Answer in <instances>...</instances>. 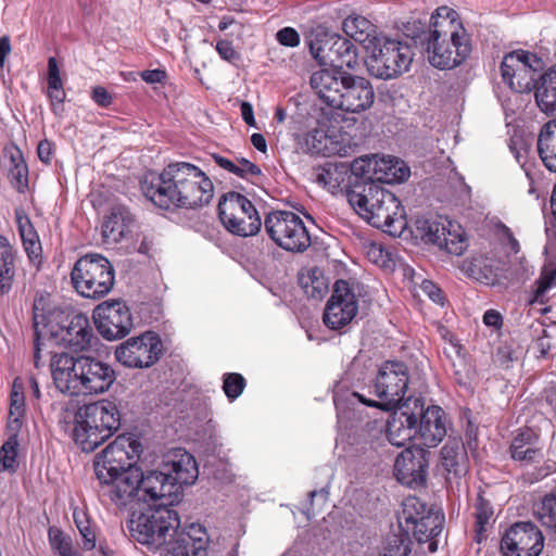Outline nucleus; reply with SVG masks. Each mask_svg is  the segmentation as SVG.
Here are the masks:
<instances>
[{
    "mask_svg": "<svg viewBox=\"0 0 556 556\" xmlns=\"http://www.w3.org/2000/svg\"><path fill=\"white\" fill-rule=\"evenodd\" d=\"M141 193L160 210H189L207 205L214 195V185L200 167L176 162L161 173L147 172L141 178Z\"/></svg>",
    "mask_w": 556,
    "mask_h": 556,
    "instance_id": "f257e3e1",
    "label": "nucleus"
},
{
    "mask_svg": "<svg viewBox=\"0 0 556 556\" xmlns=\"http://www.w3.org/2000/svg\"><path fill=\"white\" fill-rule=\"evenodd\" d=\"M33 321L36 368H39L40 352L46 340L62 344L74 352H83L92 346L94 336L88 317L84 314H65L49 294L36 295Z\"/></svg>",
    "mask_w": 556,
    "mask_h": 556,
    "instance_id": "f03ea898",
    "label": "nucleus"
},
{
    "mask_svg": "<svg viewBox=\"0 0 556 556\" xmlns=\"http://www.w3.org/2000/svg\"><path fill=\"white\" fill-rule=\"evenodd\" d=\"M428 60L440 70L460 65L471 53V39L458 13L448 7H440L431 15L425 39Z\"/></svg>",
    "mask_w": 556,
    "mask_h": 556,
    "instance_id": "7ed1b4c3",
    "label": "nucleus"
},
{
    "mask_svg": "<svg viewBox=\"0 0 556 556\" xmlns=\"http://www.w3.org/2000/svg\"><path fill=\"white\" fill-rule=\"evenodd\" d=\"M59 424L81 451L92 452L118 429L119 413L114 403L97 401L77 409L64 408Z\"/></svg>",
    "mask_w": 556,
    "mask_h": 556,
    "instance_id": "20e7f679",
    "label": "nucleus"
},
{
    "mask_svg": "<svg viewBox=\"0 0 556 556\" xmlns=\"http://www.w3.org/2000/svg\"><path fill=\"white\" fill-rule=\"evenodd\" d=\"M348 201L371 226L391 236H400L407 226L405 210L394 193L369 182H355Z\"/></svg>",
    "mask_w": 556,
    "mask_h": 556,
    "instance_id": "39448f33",
    "label": "nucleus"
},
{
    "mask_svg": "<svg viewBox=\"0 0 556 556\" xmlns=\"http://www.w3.org/2000/svg\"><path fill=\"white\" fill-rule=\"evenodd\" d=\"M74 290L83 298L98 300L111 292L115 270L111 262L98 253L79 257L71 271Z\"/></svg>",
    "mask_w": 556,
    "mask_h": 556,
    "instance_id": "423d86ee",
    "label": "nucleus"
},
{
    "mask_svg": "<svg viewBox=\"0 0 556 556\" xmlns=\"http://www.w3.org/2000/svg\"><path fill=\"white\" fill-rule=\"evenodd\" d=\"M409 383V370L404 362L386 361L381 364L374 381V392L378 401L367 399L359 392L352 396L362 404L384 412L395 409L404 400Z\"/></svg>",
    "mask_w": 556,
    "mask_h": 556,
    "instance_id": "0eeeda50",
    "label": "nucleus"
},
{
    "mask_svg": "<svg viewBox=\"0 0 556 556\" xmlns=\"http://www.w3.org/2000/svg\"><path fill=\"white\" fill-rule=\"evenodd\" d=\"M139 434L125 432L118 434L99 455L93 467L100 484L110 485L119 470L139 468Z\"/></svg>",
    "mask_w": 556,
    "mask_h": 556,
    "instance_id": "6e6552de",
    "label": "nucleus"
},
{
    "mask_svg": "<svg viewBox=\"0 0 556 556\" xmlns=\"http://www.w3.org/2000/svg\"><path fill=\"white\" fill-rule=\"evenodd\" d=\"M264 228L270 240L288 252L302 253L312 243L303 219L291 211L269 212L265 216Z\"/></svg>",
    "mask_w": 556,
    "mask_h": 556,
    "instance_id": "1a4fd4ad",
    "label": "nucleus"
},
{
    "mask_svg": "<svg viewBox=\"0 0 556 556\" xmlns=\"http://www.w3.org/2000/svg\"><path fill=\"white\" fill-rule=\"evenodd\" d=\"M218 216L224 227L240 237L256 235L262 219L254 204L243 194L230 191L218 202Z\"/></svg>",
    "mask_w": 556,
    "mask_h": 556,
    "instance_id": "9d476101",
    "label": "nucleus"
},
{
    "mask_svg": "<svg viewBox=\"0 0 556 556\" xmlns=\"http://www.w3.org/2000/svg\"><path fill=\"white\" fill-rule=\"evenodd\" d=\"M372 52L366 60L370 75L390 79L407 71L413 60L408 45L397 40L384 38L371 47Z\"/></svg>",
    "mask_w": 556,
    "mask_h": 556,
    "instance_id": "9b49d317",
    "label": "nucleus"
},
{
    "mask_svg": "<svg viewBox=\"0 0 556 556\" xmlns=\"http://www.w3.org/2000/svg\"><path fill=\"white\" fill-rule=\"evenodd\" d=\"M180 519L177 510L166 505H151L141 511V545L149 551L165 546L167 536L179 532Z\"/></svg>",
    "mask_w": 556,
    "mask_h": 556,
    "instance_id": "f8f14e48",
    "label": "nucleus"
},
{
    "mask_svg": "<svg viewBox=\"0 0 556 556\" xmlns=\"http://www.w3.org/2000/svg\"><path fill=\"white\" fill-rule=\"evenodd\" d=\"M545 545L541 529L531 521H517L502 535L503 556H540Z\"/></svg>",
    "mask_w": 556,
    "mask_h": 556,
    "instance_id": "ddd939ff",
    "label": "nucleus"
},
{
    "mask_svg": "<svg viewBox=\"0 0 556 556\" xmlns=\"http://www.w3.org/2000/svg\"><path fill=\"white\" fill-rule=\"evenodd\" d=\"M99 333L106 340L125 337L132 328L128 306L121 300H108L96 306L92 313Z\"/></svg>",
    "mask_w": 556,
    "mask_h": 556,
    "instance_id": "4468645a",
    "label": "nucleus"
},
{
    "mask_svg": "<svg viewBox=\"0 0 556 556\" xmlns=\"http://www.w3.org/2000/svg\"><path fill=\"white\" fill-rule=\"evenodd\" d=\"M311 53L320 65H329L331 70H353L358 64L356 46L338 34L311 45Z\"/></svg>",
    "mask_w": 556,
    "mask_h": 556,
    "instance_id": "2eb2a0df",
    "label": "nucleus"
},
{
    "mask_svg": "<svg viewBox=\"0 0 556 556\" xmlns=\"http://www.w3.org/2000/svg\"><path fill=\"white\" fill-rule=\"evenodd\" d=\"M358 301L346 280H337L330 299L326 304L323 320L332 330H339L349 325L356 316Z\"/></svg>",
    "mask_w": 556,
    "mask_h": 556,
    "instance_id": "dca6fc26",
    "label": "nucleus"
},
{
    "mask_svg": "<svg viewBox=\"0 0 556 556\" xmlns=\"http://www.w3.org/2000/svg\"><path fill=\"white\" fill-rule=\"evenodd\" d=\"M410 410L417 413V437L430 448L437 446L446 435L445 412L437 405L425 409L421 399L408 396Z\"/></svg>",
    "mask_w": 556,
    "mask_h": 556,
    "instance_id": "f3484780",
    "label": "nucleus"
},
{
    "mask_svg": "<svg viewBox=\"0 0 556 556\" xmlns=\"http://www.w3.org/2000/svg\"><path fill=\"white\" fill-rule=\"evenodd\" d=\"M84 355L55 354L51 359V372L56 389L70 395H80L84 389Z\"/></svg>",
    "mask_w": 556,
    "mask_h": 556,
    "instance_id": "a211bd4d",
    "label": "nucleus"
},
{
    "mask_svg": "<svg viewBox=\"0 0 556 556\" xmlns=\"http://www.w3.org/2000/svg\"><path fill=\"white\" fill-rule=\"evenodd\" d=\"M208 534L200 523H191L172 535L162 556H206Z\"/></svg>",
    "mask_w": 556,
    "mask_h": 556,
    "instance_id": "6ab92c4d",
    "label": "nucleus"
},
{
    "mask_svg": "<svg viewBox=\"0 0 556 556\" xmlns=\"http://www.w3.org/2000/svg\"><path fill=\"white\" fill-rule=\"evenodd\" d=\"M422 447L408 446L402 451L394 463L396 480L407 486H418L426 482L428 459Z\"/></svg>",
    "mask_w": 556,
    "mask_h": 556,
    "instance_id": "aec40b11",
    "label": "nucleus"
},
{
    "mask_svg": "<svg viewBox=\"0 0 556 556\" xmlns=\"http://www.w3.org/2000/svg\"><path fill=\"white\" fill-rule=\"evenodd\" d=\"M141 491L144 493L143 501L147 502L149 498L153 505L173 507L181 496L179 485L170 480V475L165 472L163 467L146 475L141 471Z\"/></svg>",
    "mask_w": 556,
    "mask_h": 556,
    "instance_id": "412c9836",
    "label": "nucleus"
},
{
    "mask_svg": "<svg viewBox=\"0 0 556 556\" xmlns=\"http://www.w3.org/2000/svg\"><path fill=\"white\" fill-rule=\"evenodd\" d=\"M345 86L341 90V99L337 110L348 113H361L368 110L375 100V91L370 81L361 76L346 74Z\"/></svg>",
    "mask_w": 556,
    "mask_h": 556,
    "instance_id": "4be33fe9",
    "label": "nucleus"
},
{
    "mask_svg": "<svg viewBox=\"0 0 556 556\" xmlns=\"http://www.w3.org/2000/svg\"><path fill=\"white\" fill-rule=\"evenodd\" d=\"M162 467L170 475V480L179 485L180 494L184 485L193 484L199 477L194 456L182 447L168 451L163 457Z\"/></svg>",
    "mask_w": 556,
    "mask_h": 556,
    "instance_id": "5701e85b",
    "label": "nucleus"
},
{
    "mask_svg": "<svg viewBox=\"0 0 556 556\" xmlns=\"http://www.w3.org/2000/svg\"><path fill=\"white\" fill-rule=\"evenodd\" d=\"M346 72L338 70H319L311 76L309 84L317 97L329 108L337 109L341 90L346 83Z\"/></svg>",
    "mask_w": 556,
    "mask_h": 556,
    "instance_id": "b1692460",
    "label": "nucleus"
},
{
    "mask_svg": "<svg viewBox=\"0 0 556 556\" xmlns=\"http://www.w3.org/2000/svg\"><path fill=\"white\" fill-rule=\"evenodd\" d=\"M417 437V413L410 410L408 397L387 422V438L397 447L404 446Z\"/></svg>",
    "mask_w": 556,
    "mask_h": 556,
    "instance_id": "393cba45",
    "label": "nucleus"
},
{
    "mask_svg": "<svg viewBox=\"0 0 556 556\" xmlns=\"http://www.w3.org/2000/svg\"><path fill=\"white\" fill-rule=\"evenodd\" d=\"M84 395H97L106 392L116 377L113 368L91 356L84 355Z\"/></svg>",
    "mask_w": 556,
    "mask_h": 556,
    "instance_id": "a878e982",
    "label": "nucleus"
},
{
    "mask_svg": "<svg viewBox=\"0 0 556 556\" xmlns=\"http://www.w3.org/2000/svg\"><path fill=\"white\" fill-rule=\"evenodd\" d=\"M112 482L114 489L111 491V498L121 510L139 507V468L119 470Z\"/></svg>",
    "mask_w": 556,
    "mask_h": 556,
    "instance_id": "bb28decb",
    "label": "nucleus"
},
{
    "mask_svg": "<svg viewBox=\"0 0 556 556\" xmlns=\"http://www.w3.org/2000/svg\"><path fill=\"white\" fill-rule=\"evenodd\" d=\"M358 169L363 170V164L359 166L358 161H355L352 166L343 162H327L319 168L316 181L331 192L343 189L348 192L354 186H351L353 173H357Z\"/></svg>",
    "mask_w": 556,
    "mask_h": 556,
    "instance_id": "cd10ccee",
    "label": "nucleus"
},
{
    "mask_svg": "<svg viewBox=\"0 0 556 556\" xmlns=\"http://www.w3.org/2000/svg\"><path fill=\"white\" fill-rule=\"evenodd\" d=\"M509 455L525 466L539 462L543 456L539 434L529 427L519 429L510 442Z\"/></svg>",
    "mask_w": 556,
    "mask_h": 556,
    "instance_id": "c85d7f7f",
    "label": "nucleus"
},
{
    "mask_svg": "<svg viewBox=\"0 0 556 556\" xmlns=\"http://www.w3.org/2000/svg\"><path fill=\"white\" fill-rule=\"evenodd\" d=\"M458 268L467 277L488 286H495L501 281L498 262L486 255L467 257L460 262Z\"/></svg>",
    "mask_w": 556,
    "mask_h": 556,
    "instance_id": "c756f323",
    "label": "nucleus"
},
{
    "mask_svg": "<svg viewBox=\"0 0 556 556\" xmlns=\"http://www.w3.org/2000/svg\"><path fill=\"white\" fill-rule=\"evenodd\" d=\"M135 225V217L125 206H116L105 216L102 224V237L108 243H117L126 238Z\"/></svg>",
    "mask_w": 556,
    "mask_h": 556,
    "instance_id": "7c9ffc66",
    "label": "nucleus"
},
{
    "mask_svg": "<svg viewBox=\"0 0 556 556\" xmlns=\"http://www.w3.org/2000/svg\"><path fill=\"white\" fill-rule=\"evenodd\" d=\"M532 89L539 109L546 115H556V65L542 73Z\"/></svg>",
    "mask_w": 556,
    "mask_h": 556,
    "instance_id": "2f4dec72",
    "label": "nucleus"
},
{
    "mask_svg": "<svg viewBox=\"0 0 556 556\" xmlns=\"http://www.w3.org/2000/svg\"><path fill=\"white\" fill-rule=\"evenodd\" d=\"M441 464L447 473L462 478L469 470L467 450L462 440L451 439L441 450Z\"/></svg>",
    "mask_w": 556,
    "mask_h": 556,
    "instance_id": "473e14b6",
    "label": "nucleus"
},
{
    "mask_svg": "<svg viewBox=\"0 0 556 556\" xmlns=\"http://www.w3.org/2000/svg\"><path fill=\"white\" fill-rule=\"evenodd\" d=\"M342 29L346 36L356 42L365 45L366 49H370L377 41H379L377 27L363 15H349L343 21Z\"/></svg>",
    "mask_w": 556,
    "mask_h": 556,
    "instance_id": "72a5a7b5",
    "label": "nucleus"
},
{
    "mask_svg": "<svg viewBox=\"0 0 556 556\" xmlns=\"http://www.w3.org/2000/svg\"><path fill=\"white\" fill-rule=\"evenodd\" d=\"M8 177L18 192H24L28 187V167L22 151L15 147H8L3 151Z\"/></svg>",
    "mask_w": 556,
    "mask_h": 556,
    "instance_id": "f704fd0d",
    "label": "nucleus"
},
{
    "mask_svg": "<svg viewBox=\"0 0 556 556\" xmlns=\"http://www.w3.org/2000/svg\"><path fill=\"white\" fill-rule=\"evenodd\" d=\"M538 153L543 165L552 173H556V119L543 125L538 138Z\"/></svg>",
    "mask_w": 556,
    "mask_h": 556,
    "instance_id": "c9c22d12",
    "label": "nucleus"
},
{
    "mask_svg": "<svg viewBox=\"0 0 556 556\" xmlns=\"http://www.w3.org/2000/svg\"><path fill=\"white\" fill-rule=\"evenodd\" d=\"M15 277V251L4 236H0V295L8 294Z\"/></svg>",
    "mask_w": 556,
    "mask_h": 556,
    "instance_id": "e433bc0d",
    "label": "nucleus"
},
{
    "mask_svg": "<svg viewBox=\"0 0 556 556\" xmlns=\"http://www.w3.org/2000/svg\"><path fill=\"white\" fill-rule=\"evenodd\" d=\"M444 516L439 511H432L425 517H419V521L409 529L419 543L428 542L437 538L443 529Z\"/></svg>",
    "mask_w": 556,
    "mask_h": 556,
    "instance_id": "4c0bfd02",
    "label": "nucleus"
},
{
    "mask_svg": "<svg viewBox=\"0 0 556 556\" xmlns=\"http://www.w3.org/2000/svg\"><path fill=\"white\" fill-rule=\"evenodd\" d=\"M415 236L426 243L441 244L440 237L444 235L445 225L437 219L417 217L414 223Z\"/></svg>",
    "mask_w": 556,
    "mask_h": 556,
    "instance_id": "58836bf2",
    "label": "nucleus"
},
{
    "mask_svg": "<svg viewBox=\"0 0 556 556\" xmlns=\"http://www.w3.org/2000/svg\"><path fill=\"white\" fill-rule=\"evenodd\" d=\"M141 349L147 353L146 361H141V368H148L155 365L165 352L161 337L154 331H146L141 333Z\"/></svg>",
    "mask_w": 556,
    "mask_h": 556,
    "instance_id": "ea45409f",
    "label": "nucleus"
},
{
    "mask_svg": "<svg viewBox=\"0 0 556 556\" xmlns=\"http://www.w3.org/2000/svg\"><path fill=\"white\" fill-rule=\"evenodd\" d=\"M475 510V540L476 542L481 543L482 540L486 539L488 526L490 525V520L492 519L494 511L491 503L481 494H479L477 498Z\"/></svg>",
    "mask_w": 556,
    "mask_h": 556,
    "instance_id": "a19ab883",
    "label": "nucleus"
},
{
    "mask_svg": "<svg viewBox=\"0 0 556 556\" xmlns=\"http://www.w3.org/2000/svg\"><path fill=\"white\" fill-rule=\"evenodd\" d=\"M530 60H536V55L529 51L516 50L507 53L500 66L503 83L508 86L510 80L515 78V74L519 70L520 63L528 62Z\"/></svg>",
    "mask_w": 556,
    "mask_h": 556,
    "instance_id": "79ce46f5",
    "label": "nucleus"
},
{
    "mask_svg": "<svg viewBox=\"0 0 556 556\" xmlns=\"http://www.w3.org/2000/svg\"><path fill=\"white\" fill-rule=\"evenodd\" d=\"M535 516L542 526L556 534V488L542 498Z\"/></svg>",
    "mask_w": 556,
    "mask_h": 556,
    "instance_id": "37998d69",
    "label": "nucleus"
},
{
    "mask_svg": "<svg viewBox=\"0 0 556 556\" xmlns=\"http://www.w3.org/2000/svg\"><path fill=\"white\" fill-rule=\"evenodd\" d=\"M538 61L539 59L536 58V60L520 63L519 70L515 74V78H513L508 85L511 91L523 93L532 90L535 81V78L533 77V62Z\"/></svg>",
    "mask_w": 556,
    "mask_h": 556,
    "instance_id": "c03bdc74",
    "label": "nucleus"
},
{
    "mask_svg": "<svg viewBox=\"0 0 556 556\" xmlns=\"http://www.w3.org/2000/svg\"><path fill=\"white\" fill-rule=\"evenodd\" d=\"M115 357L125 367H139V338L131 337L115 350Z\"/></svg>",
    "mask_w": 556,
    "mask_h": 556,
    "instance_id": "a18cd8bd",
    "label": "nucleus"
},
{
    "mask_svg": "<svg viewBox=\"0 0 556 556\" xmlns=\"http://www.w3.org/2000/svg\"><path fill=\"white\" fill-rule=\"evenodd\" d=\"M433 511L416 496H409L403 502V518L407 528L413 527L419 521V517H425Z\"/></svg>",
    "mask_w": 556,
    "mask_h": 556,
    "instance_id": "49530a36",
    "label": "nucleus"
},
{
    "mask_svg": "<svg viewBox=\"0 0 556 556\" xmlns=\"http://www.w3.org/2000/svg\"><path fill=\"white\" fill-rule=\"evenodd\" d=\"M412 544L407 533L390 534L386 540V545L380 556H409Z\"/></svg>",
    "mask_w": 556,
    "mask_h": 556,
    "instance_id": "de8ad7c7",
    "label": "nucleus"
},
{
    "mask_svg": "<svg viewBox=\"0 0 556 556\" xmlns=\"http://www.w3.org/2000/svg\"><path fill=\"white\" fill-rule=\"evenodd\" d=\"M448 226L453 227L451 222H448ZM440 241L441 244H438V247L453 255H462L467 249L464 233L452 230L451 228L445 227L444 235H441Z\"/></svg>",
    "mask_w": 556,
    "mask_h": 556,
    "instance_id": "09e8293b",
    "label": "nucleus"
},
{
    "mask_svg": "<svg viewBox=\"0 0 556 556\" xmlns=\"http://www.w3.org/2000/svg\"><path fill=\"white\" fill-rule=\"evenodd\" d=\"M329 140L330 139L324 129L314 128L305 134L304 147L306 151L312 154L327 155L329 152Z\"/></svg>",
    "mask_w": 556,
    "mask_h": 556,
    "instance_id": "8fccbe9b",
    "label": "nucleus"
},
{
    "mask_svg": "<svg viewBox=\"0 0 556 556\" xmlns=\"http://www.w3.org/2000/svg\"><path fill=\"white\" fill-rule=\"evenodd\" d=\"M18 440L17 433H10V437L0 447V471H14L16 468Z\"/></svg>",
    "mask_w": 556,
    "mask_h": 556,
    "instance_id": "3c124183",
    "label": "nucleus"
},
{
    "mask_svg": "<svg viewBox=\"0 0 556 556\" xmlns=\"http://www.w3.org/2000/svg\"><path fill=\"white\" fill-rule=\"evenodd\" d=\"M247 386V380L241 374L228 372L223 378V390L227 399L232 402L238 399Z\"/></svg>",
    "mask_w": 556,
    "mask_h": 556,
    "instance_id": "603ef678",
    "label": "nucleus"
},
{
    "mask_svg": "<svg viewBox=\"0 0 556 556\" xmlns=\"http://www.w3.org/2000/svg\"><path fill=\"white\" fill-rule=\"evenodd\" d=\"M141 80L153 86L157 96L165 98L164 88L168 80V74L164 68L146 70L141 72Z\"/></svg>",
    "mask_w": 556,
    "mask_h": 556,
    "instance_id": "864d4df0",
    "label": "nucleus"
},
{
    "mask_svg": "<svg viewBox=\"0 0 556 556\" xmlns=\"http://www.w3.org/2000/svg\"><path fill=\"white\" fill-rule=\"evenodd\" d=\"M49 540L53 549H55L60 556H80L78 553L73 552L71 541L58 529L49 530Z\"/></svg>",
    "mask_w": 556,
    "mask_h": 556,
    "instance_id": "5fc2aeb1",
    "label": "nucleus"
},
{
    "mask_svg": "<svg viewBox=\"0 0 556 556\" xmlns=\"http://www.w3.org/2000/svg\"><path fill=\"white\" fill-rule=\"evenodd\" d=\"M233 175L243 179H249L261 176L262 169L260 168L258 165L252 163L251 161L244 157H241L236 159Z\"/></svg>",
    "mask_w": 556,
    "mask_h": 556,
    "instance_id": "6e6d98bb",
    "label": "nucleus"
},
{
    "mask_svg": "<svg viewBox=\"0 0 556 556\" xmlns=\"http://www.w3.org/2000/svg\"><path fill=\"white\" fill-rule=\"evenodd\" d=\"M24 405L10 404L8 430L10 433H18L22 427Z\"/></svg>",
    "mask_w": 556,
    "mask_h": 556,
    "instance_id": "4d7b16f0",
    "label": "nucleus"
},
{
    "mask_svg": "<svg viewBox=\"0 0 556 556\" xmlns=\"http://www.w3.org/2000/svg\"><path fill=\"white\" fill-rule=\"evenodd\" d=\"M276 39L281 46L298 47L300 45V35L292 27H283L276 34Z\"/></svg>",
    "mask_w": 556,
    "mask_h": 556,
    "instance_id": "13d9d810",
    "label": "nucleus"
},
{
    "mask_svg": "<svg viewBox=\"0 0 556 556\" xmlns=\"http://www.w3.org/2000/svg\"><path fill=\"white\" fill-rule=\"evenodd\" d=\"M542 333L543 334L539 337L530 348L536 358H545L552 349L551 339L547 336V331L543 329Z\"/></svg>",
    "mask_w": 556,
    "mask_h": 556,
    "instance_id": "bf43d9fd",
    "label": "nucleus"
},
{
    "mask_svg": "<svg viewBox=\"0 0 556 556\" xmlns=\"http://www.w3.org/2000/svg\"><path fill=\"white\" fill-rule=\"evenodd\" d=\"M309 280L311 285L307 282L304 285L305 293L311 298L321 299L327 292L328 286L325 283L324 279L309 277Z\"/></svg>",
    "mask_w": 556,
    "mask_h": 556,
    "instance_id": "052dcab7",
    "label": "nucleus"
},
{
    "mask_svg": "<svg viewBox=\"0 0 556 556\" xmlns=\"http://www.w3.org/2000/svg\"><path fill=\"white\" fill-rule=\"evenodd\" d=\"M216 51L220 58L228 62H233L239 59V53L235 50L232 41L220 39L216 42Z\"/></svg>",
    "mask_w": 556,
    "mask_h": 556,
    "instance_id": "680f3d73",
    "label": "nucleus"
},
{
    "mask_svg": "<svg viewBox=\"0 0 556 556\" xmlns=\"http://www.w3.org/2000/svg\"><path fill=\"white\" fill-rule=\"evenodd\" d=\"M76 526L83 536V545L86 549H92L96 546V535L94 532L90 529V527L83 521H79L75 517Z\"/></svg>",
    "mask_w": 556,
    "mask_h": 556,
    "instance_id": "e2e57ef3",
    "label": "nucleus"
},
{
    "mask_svg": "<svg viewBox=\"0 0 556 556\" xmlns=\"http://www.w3.org/2000/svg\"><path fill=\"white\" fill-rule=\"evenodd\" d=\"M422 291L437 304L444 305L445 296L443 291L432 281L422 282Z\"/></svg>",
    "mask_w": 556,
    "mask_h": 556,
    "instance_id": "0e129e2a",
    "label": "nucleus"
},
{
    "mask_svg": "<svg viewBox=\"0 0 556 556\" xmlns=\"http://www.w3.org/2000/svg\"><path fill=\"white\" fill-rule=\"evenodd\" d=\"M126 511L128 513V518L126 520V531L128 532L129 538L137 542L139 541V517L136 516L137 508Z\"/></svg>",
    "mask_w": 556,
    "mask_h": 556,
    "instance_id": "69168bd1",
    "label": "nucleus"
},
{
    "mask_svg": "<svg viewBox=\"0 0 556 556\" xmlns=\"http://www.w3.org/2000/svg\"><path fill=\"white\" fill-rule=\"evenodd\" d=\"M91 98L97 104L101 106H109L112 102L111 94L105 88L101 86H97L92 89Z\"/></svg>",
    "mask_w": 556,
    "mask_h": 556,
    "instance_id": "338daca9",
    "label": "nucleus"
},
{
    "mask_svg": "<svg viewBox=\"0 0 556 556\" xmlns=\"http://www.w3.org/2000/svg\"><path fill=\"white\" fill-rule=\"evenodd\" d=\"M483 323L488 327L500 329L503 326V317L495 309H488L483 315Z\"/></svg>",
    "mask_w": 556,
    "mask_h": 556,
    "instance_id": "774afa93",
    "label": "nucleus"
}]
</instances>
